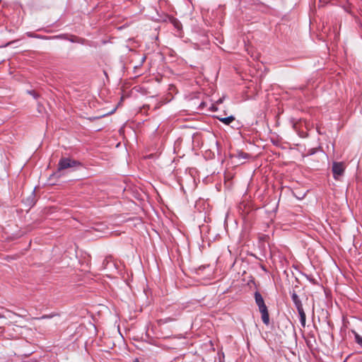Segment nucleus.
Wrapping results in <instances>:
<instances>
[{"mask_svg":"<svg viewBox=\"0 0 362 362\" xmlns=\"http://www.w3.org/2000/svg\"><path fill=\"white\" fill-rule=\"evenodd\" d=\"M255 303L259 308V310L262 314V322L265 325H268L269 323V315L267 307L264 303V299H263L262 295L258 291H256L255 293Z\"/></svg>","mask_w":362,"mask_h":362,"instance_id":"1","label":"nucleus"},{"mask_svg":"<svg viewBox=\"0 0 362 362\" xmlns=\"http://www.w3.org/2000/svg\"><path fill=\"white\" fill-rule=\"evenodd\" d=\"M80 163L69 158H62L58 163V170H63L69 168L79 165Z\"/></svg>","mask_w":362,"mask_h":362,"instance_id":"2","label":"nucleus"},{"mask_svg":"<svg viewBox=\"0 0 362 362\" xmlns=\"http://www.w3.org/2000/svg\"><path fill=\"white\" fill-rule=\"evenodd\" d=\"M345 170V165L342 162H334L332 164V173L335 180L343 175Z\"/></svg>","mask_w":362,"mask_h":362,"instance_id":"3","label":"nucleus"},{"mask_svg":"<svg viewBox=\"0 0 362 362\" xmlns=\"http://www.w3.org/2000/svg\"><path fill=\"white\" fill-rule=\"evenodd\" d=\"M291 298H292V300L294 303L297 310H301L303 308V305L301 303V301L299 299L298 296L295 292H293L292 293Z\"/></svg>","mask_w":362,"mask_h":362,"instance_id":"4","label":"nucleus"},{"mask_svg":"<svg viewBox=\"0 0 362 362\" xmlns=\"http://www.w3.org/2000/svg\"><path fill=\"white\" fill-rule=\"evenodd\" d=\"M298 312L300 315V320L301 325L303 327H305V322H306V315L304 312V310H303V308H302L301 310H298Z\"/></svg>","mask_w":362,"mask_h":362,"instance_id":"5","label":"nucleus"},{"mask_svg":"<svg viewBox=\"0 0 362 362\" xmlns=\"http://www.w3.org/2000/svg\"><path fill=\"white\" fill-rule=\"evenodd\" d=\"M217 118L225 124H229L235 120V117L232 115L227 117H217Z\"/></svg>","mask_w":362,"mask_h":362,"instance_id":"6","label":"nucleus"},{"mask_svg":"<svg viewBox=\"0 0 362 362\" xmlns=\"http://www.w3.org/2000/svg\"><path fill=\"white\" fill-rule=\"evenodd\" d=\"M170 23L175 26V28H177V30H181L182 24L177 18H170Z\"/></svg>","mask_w":362,"mask_h":362,"instance_id":"7","label":"nucleus"},{"mask_svg":"<svg viewBox=\"0 0 362 362\" xmlns=\"http://www.w3.org/2000/svg\"><path fill=\"white\" fill-rule=\"evenodd\" d=\"M59 315L58 313H51L49 315H42V317H33V320H40V319H49V318H52V317H56V316H59Z\"/></svg>","mask_w":362,"mask_h":362,"instance_id":"8","label":"nucleus"},{"mask_svg":"<svg viewBox=\"0 0 362 362\" xmlns=\"http://www.w3.org/2000/svg\"><path fill=\"white\" fill-rule=\"evenodd\" d=\"M355 339L356 343L362 347V337H361L358 333H355Z\"/></svg>","mask_w":362,"mask_h":362,"instance_id":"9","label":"nucleus"},{"mask_svg":"<svg viewBox=\"0 0 362 362\" xmlns=\"http://www.w3.org/2000/svg\"><path fill=\"white\" fill-rule=\"evenodd\" d=\"M239 156L242 157L243 158H248L247 153H243V152L240 153H239Z\"/></svg>","mask_w":362,"mask_h":362,"instance_id":"10","label":"nucleus"},{"mask_svg":"<svg viewBox=\"0 0 362 362\" xmlns=\"http://www.w3.org/2000/svg\"><path fill=\"white\" fill-rule=\"evenodd\" d=\"M2 317H3V316L0 314V318H2Z\"/></svg>","mask_w":362,"mask_h":362,"instance_id":"11","label":"nucleus"}]
</instances>
